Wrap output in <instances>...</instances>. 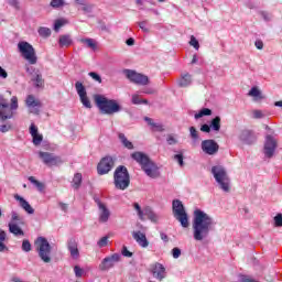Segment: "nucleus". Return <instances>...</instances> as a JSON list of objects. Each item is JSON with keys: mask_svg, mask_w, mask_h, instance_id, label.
<instances>
[{"mask_svg": "<svg viewBox=\"0 0 282 282\" xmlns=\"http://www.w3.org/2000/svg\"><path fill=\"white\" fill-rule=\"evenodd\" d=\"M123 74L126 75V77L128 78V80H130V83H133L134 85H140L142 87L149 85V76L142 74V73H138L133 69H124Z\"/></svg>", "mask_w": 282, "mask_h": 282, "instance_id": "1a4fd4ad", "label": "nucleus"}, {"mask_svg": "<svg viewBox=\"0 0 282 282\" xmlns=\"http://www.w3.org/2000/svg\"><path fill=\"white\" fill-rule=\"evenodd\" d=\"M238 138L240 142H243V144H253V142L257 140L254 132L248 129L241 130Z\"/></svg>", "mask_w": 282, "mask_h": 282, "instance_id": "6ab92c4d", "label": "nucleus"}, {"mask_svg": "<svg viewBox=\"0 0 282 282\" xmlns=\"http://www.w3.org/2000/svg\"><path fill=\"white\" fill-rule=\"evenodd\" d=\"M68 21L65 19H57L55 20L54 30L58 32L63 28V25H67Z\"/></svg>", "mask_w": 282, "mask_h": 282, "instance_id": "ea45409f", "label": "nucleus"}, {"mask_svg": "<svg viewBox=\"0 0 282 282\" xmlns=\"http://www.w3.org/2000/svg\"><path fill=\"white\" fill-rule=\"evenodd\" d=\"M88 76H90V78H93V80H96V83H102V77H100V75H98V73L96 72H90L88 73Z\"/></svg>", "mask_w": 282, "mask_h": 282, "instance_id": "de8ad7c7", "label": "nucleus"}, {"mask_svg": "<svg viewBox=\"0 0 282 282\" xmlns=\"http://www.w3.org/2000/svg\"><path fill=\"white\" fill-rule=\"evenodd\" d=\"M18 50L30 65H36L39 58L36 57V51L32 44L28 42H19Z\"/></svg>", "mask_w": 282, "mask_h": 282, "instance_id": "6e6552de", "label": "nucleus"}, {"mask_svg": "<svg viewBox=\"0 0 282 282\" xmlns=\"http://www.w3.org/2000/svg\"><path fill=\"white\" fill-rule=\"evenodd\" d=\"M152 129H154V131H164V127L160 123H154V126H152Z\"/></svg>", "mask_w": 282, "mask_h": 282, "instance_id": "e2e57ef3", "label": "nucleus"}, {"mask_svg": "<svg viewBox=\"0 0 282 282\" xmlns=\"http://www.w3.org/2000/svg\"><path fill=\"white\" fill-rule=\"evenodd\" d=\"M133 208L137 212V215L141 221H144V209L140 206L139 203H133Z\"/></svg>", "mask_w": 282, "mask_h": 282, "instance_id": "72a5a7b5", "label": "nucleus"}, {"mask_svg": "<svg viewBox=\"0 0 282 282\" xmlns=\"http://www.w3.org/2000/svg\"><path fill=\"white\" fill-rule=\"evenodd\" d=\"M7 237H8V234H6L3 229H0V252H6V250H8V247L6 246Z\"/></svg>", "mask_w": 282, "mask_h": 282, "instance_id": "7c9ffc66", "label": "nucleus"}, {"mask_svg": "<svg viewBox=\"0 0 282 282\" xmlns=\"http://www.w3.org/2000/svg\"><path fill=\"white\" fill-rule=\"evenodd\" d=\"M58 206L64 213H67V209L69 208V205L66 203H58Z\"/></svg>", "mask_w": 282, "mask_h": 282, "instance_id": "680f3d73", "label": "nucleus"}, {"mask_svg": "<svg viewBox=\"0 0 282 282\" xmlns=\"http://www.w3.org/2000/svg\"><path fill=\"white\" fill-rule=\"evenodd\" d=\"M113 158L111 156H105L100 160V162L97 165V171L99 175H107L109 171L113 169Z\"/></svg>", "mask_w": 282, "mask_h": 282, "instance_id": "ddd939ff", "label": "nucleus"}, {"mask_svg": "<svg viewBox=\"0 0 282 282\" xmlns=\"http://www.w3.org/2000/svg\"><path fill=\"white\" fill-rule=\"evenodd\" d=\"M32 139H33V144L35 147H39V144H41L43 142V134H39V133L33 134Z\"/></svg>", "mask_w": 282, "mask_h": 282, "instance_id": "37998d69", "label": "nucleus"}, {"mask_svg": "<svg viewBox=\"0 0 282 282\" xmlns=\"http://www.w3.org/2000/svg\"><path fill=\"white\" fill-rule=\"evenodd\" d=\"M151 272L156 281H164L166 278V268L160 262H155L151 265Z\"/></svg>", "mask_w": 282, "mask_h": 282, "instance_id": "f3484780", "label": "nucleus"}, {"mask_svg": "<svg viewBox=\"0 0 282 282\" xmlns=\"http://www.w3.org/2000/svg\"><path fill=\"white\" fill-rule=\"evenodd\" d=\"M143 215H144V217H148V219H150V221H153L154 224H156V221L159 219V217L155 215L153 209H151V207H145Z\"/></svg>", "mask_w": 282, "mask_h": 282, "instance_id": "cd10ccee", "label": "nucleus"}, {"mask_svg": "<svg viewBox=\"0 0 282 282\" xmlns=\"http://www.w3.org/2000/svg\"><path fill=\"white\" fill-rule=\"evenodd\" d=\"M132 160L140 164L142 171L148 175V177H151L152 180H155L160 176V167L151 161L149 155H147L144 152H134L131 154Z\"/></svg>", "mask_w": 282, "mask_h": 282, "instance_id": "f03ea898", "label": "nucleus"}, {"mask_svg": "<svg viewBox=\"0 0 282 282\" xmlns=\"http://www.w3.org/2000/svg\"><path fill=\"white\" fill-rule=\"evenodd\" d=\"M37 133H39V128L34 123H32L30 126V134L33 137V135H36Z\"/></svg>", "mask_w": 282, "mask_h": 282, "instance_id": "bf43d9fd", "label": "nucleus"}, {"mask_svg": "<svg viewBox=\"0 0 282 282\" xmlns=\"http://www.w3.org/2000/svg\"><path fill=\"white\" fill-rule=\"evenodd\" d=\"M0 131L2 133H8V131H10V126H8V124L0 126Z\"/></svg>", "mask_w": 282, "mask_h": 282, "instance_id": "69168bd1", "label": "nucleus"}, {"mask_svg": "<svg viewBox=\"0 0 282 282\" xmlns=\"http://www.w3.org/2000/svg\"><path fill=\"white\" fill-rule=\"evenodd\" d=\"M72 43H73L72 35L69 34L59 35V39H58L59 47H69Z\"/></svg>", "mask_w": 282, "mask_h": 282, "instance_id": "393cba45", "label": "nucleus"}, {"mask_svg": "<svg viewBox=\"0 0 282 282\" xmlns=\"http://www.w3.org/2000/svg\"><path fill=\"white\" fill-rule=\"evenodd\" d=\"M192 79H191V74H185L178 82L180 87H188L191 85Z\"/></svg>", "mask_w": 282, "mask_h": 282, "instance_id": "473e14b6", "label": "nucleus"}, {"mask_svg": "<svg viewBox=\"0 0 282 282\" xmlns=\"http://www.w3.org/2000/svg\"><path fill=\"white\" fill-rule=\"evenodd\" d=\"M95 203L99 208V223L107 224L109 221V218L111 217V212L109 210V208H107V205H105V203L100 202V198H95Z\"/></svg>", "mask_w": 282, "mask_h": 282, "instance_id": "dca6fc26", "label": "nucleus"}, {"mask_svg": "<svg viewBox=\"0 0 282 282\" xmlns=\"http://www.w3.org/2000/svg\"><path fill=\"white\" fill-rule=\"evenodd\" d=\"M10 224H21V225L23 226L24 223H23V220L21 219V216H19V214L12 213Z\"/></svg>", "mask_w": 282, "mask_h": 282, "instance_id": "79ce46f5", "label": "nucleus"}, {"mask_svg": "<svg viewBox=\"0 0 282 282\" xmlns=\"http://www.w3.org/2000/svg\"><path fill=\"white\" fill-rule=\"evenodd\" d=\"M212 174L214 175L217 184H219L221 191L225 193H230V178L228 177L226 169L221 165L213 166Z\"/></svg>", "mask_w": 282, "mask_h": 282, "instance_id": "39448f33", "label": "nucleus"}, {"mask_svg": "<svg viewBox=\"0 0 282 282\" xmlns=\"http://www.w3.org/2000/svg\"><path fill=\"white\" fill-rule=\"evenodd\" d=\"M248 96H251L252 98H254V100H263V95L261 94V90H259V88L257 87H252L249 90Z\"/></svg>", "mask_w": 282, "mask_h": 282, "instance_id": "c756f323", "label": "nucleus"}, {"mask_svg": "<svg viewBox=\"0 0 282 282\" xmlns=\"http://www.w3.org/2000/svg\"><path fill=\"white\" fill-rule=\"evenodd\" d=\"M107 243H109V237L105 236L102 237L98 242V247L99 248H105V246H107Z\"/></svg>", "mask_w": 282, "mask_h": 282, "instance_id": "8fccbe9b", "label": "nucleus"}, {"mask_svg": "<svg viewBox=\"0 0 282 282\" xmlns=\"http://www.w3.org/2000/svg\"><path fill=\"white\" fill-rule=\"evenodd\" d=\"M254 45H256L257 50H261L263 47V41L257 40L254 42Z\"/></svg>", "mask_w": 282, "mask_h": 282, "instance_id": "774afa93", "label": "nucleus"}, {"mask_svg": "<svg viewBox=\"0 0 282 282\" xmlns=\"http://www.w3.org/2000/svg\"><path fill=\"white\" fill-rule=\"evenodd\" d=\"M116 263H120V254L112 253L111 256L106 257L99 264V270L101 272H107L111 268H116Z\"/></svg>", "mask_w": 282, "mask_h": 282, "instance_id": "f8f14e48", "label": "nucleus"}, {"mask_svg": "<svg viewBox=\"0 0 282 282\" xmlns=\"http://www.w3.org/2000/svg\"><path fill=\"white\" fill-rule=\"evenodd\" d=\"M132 105H149V100L141 99L139 95H132Z\"/></svg>", "mask_w": 282, "mask_h": 282, "instance_id": "58836bf2", "label": "nucleus"}, {"mask_svg": "<svg viewBox=\"0 0 282 282\" xmlns=\"http://www.w3.org/2000/svg\"><path fill=\"white\" fill-rule=\"evenodd\" d=\"M118 138L121 142V144L124 147V149H128L129 151H133V143L127 139L124 133H119Z\"/></svg>", "mask_w": 282, "mask_h": 282, "instance_id": "a878e982", "label": "nucleus"}, {"mask_svg": "<svg viewBox=\"0 0 282 282\" xmlns=\"http://www.w3.org/2000/svg\"><path fill=\"white\" fill-rule=\"evenodd\" d=\"M74 272H75V275L78 278V279H80V276H83V269L80 268V267H78V265H75L74 267Z\"/></svg>", "mask_w": 282, "mask_h": 282, "instance_id": "4d7b16f0", "label": "nucleus"}, {"mask_svg": "<svg viewBox=\"0 0 282 282\" xmlns=\"http://www.w3.org/2000/svg\"><path fill=\"white\" fill-rule=\"evenodd\" d=\"M25 102L26 106L31 109V113H34L35 116H39V113H41V100L36 99L34 95H29Z\"/></svg>", "mask_w": 282, "mask_h": 282, "instance_id": "a211bd4d", "label": "nucleus"}, {"mask_svg": "<svg viewBox=\"0 0 282 282\" xmlns=\"http://www.w3.org/2000/svg\"><path fill=\"white\" fill-rule=\"evenodd\" d=\"M0 78H8V72L0 66Z\"/></svg>", "mask_w": 282, "mask_h": 282, "instance_id": "338daca9", "label": "nucleus"}, {"mask_svg": "<svg viewBox=\"0 0 282 282\" xmlns=\"http://www.w3.org/2000/svg\"><path fill=\"white\" fill-rule=\"evenodd\" d=\"M204 116H213V110L209 108H203L198 113L195 115V119L204 118Z\"/></svg>", "mask_w": 282, "mask_h": 282, "instance_id": "e433bc0d", "label": "nucleus"}, {"mask_svg": "<svg viewBox=\"0 0 282 282\" xmlns=\"http://www.w3.org/2000/svg\"><path fill=\"white\" fill-rule=\"evenodd\" d=\"M22 250L23 252H30L32 250V243H30V240L22 241Z\"/></svg>", "mask_w": 282, "mask_h": 282, "instance_id": "a18cd8bd", "label": "nucleus"}, {"mask_svg": "<svg viewBox=\"0 0 282 282\" xmlns=\"http://www.w3.org/2000/svg\"><path fill=\"white\" fill-rule=\"evenodd\" d=\"M35 246L40 259H42L44 263H50L52 261V257H50V254H52V246H50V242L44 237H39L35 240Z\"/></svg>", "mask_w": 282, "mask_h": 282, "instance_id": "0eeeda50", "label": "nucleus"}, {"mask_svg": "<svg viewBox=\"0 0 282 282\" xmlns=\"http://www.w3.org/2000/svg\"><path fill=\"white\" fill-rule=\"evenodd\" d=\"M174 160L180 164V166H184V155L183 154H175Z\"/></svg>", "mask_w": 282, "mask_h": 282, "instance_id": "5fc2aeb1", "label": "nucleus"}, {"mask_svg": "<svg viewBox=\"0 0 282 282\" xmlns=\"http://www.w3.org/2000/svg\"><path fill=\"white\" fill-rule=\"evenodd\" d=\"M166 141H167V144L170 145L177 144V139H175L173 134H169Z\"/></svg>", "mask_w": 282, "mask_h": 282, "instance_id": "13d9d810", "label": "nucleus"}, {"mask_svg": "<svg viewBox=\"0 0 282 282\" xmlns=\"http://www.w3.org/2000/svg\"><path fill=\"white\" fill-rule=\"evenodd\" d=\"M95 102L101 113L106 116H113V113L122 111V107H120L116 99H108L102 95H95Z\"/></svg>", "mask_w": 282, "mask_h": 282, "instance_id": "7ed1b4c3", "label": "nucleus"}, {"mask_svg": "<svg viewBox=\"0 0 282 282\" xmlns=\"http://www.w3.org/2000/svg\"><path fill=\"white\" fill-rule=\"evenodd\" d=\"M213 228V218L208 214L196 209L194 212L193 230L195 241H204Z\"/></svg>", "mask_w": 282, "mask_h": 282, "instance_id": "f257e3e1", "label": "nucleus"}, {"mask_svg": "<svg viewBox=\"0 0 282 282\" xmlns=\"http://www.w3.org/2000/svg\"><path fill=\"white\" fill-rule=\"evenodd\" d=\"M276 151V140L272 135H267V141L264 143V155L267 158H272Z\"/></svg>", "mask_w": 282, "mask_h": 282, "instance_id": "aec40b11", "label": "nucleus"}, {"mask_svg": "<svg viewBox=\"0 0 282 282\" xmlns=\"http://www.w3.org/2000/svg\"><path fill=\"white\" fill-rule=\"evenodd\" d=\"M79 43H83L84 45H86V47H89L90 50H98V44L96 43V40L94 39H80Z\"/></svg>", "mask_w": 282, "mask_h": 282, "instance_id": "bb28decb", "label": "nucleus"}, {"mask_svg": "<svg viewBox=\"0 0 282 282\" xmlns=\"http://www.w3.org/2000/svg\"><path fill=\"white\" fill-rule=\"evenodd\" d=\"M172 210L173 216L177 221H180L183 228H188V226H191V224L188 223V214H186V209H184V204H182V200H173Z\"/></svg>", "mask_w": 282, "mask_h": 282, "instance_id": "423d86ee", "label": "nucleus"}, {"mask_svg": "<svg viewBox=\"0 0 282 282\" xmlns=\"http://www.w3.org/2000/svg\"><path fill=\"white\" fill-rule=\"evenodd\" d=\"M139 28H141L144 32L149 33V28H147V21L140 22Z\"/></svg>", "mask_w": 282, "mask_h": 282, "instance_id": "0e129e2a", "label": "nucleus"}, {"mask_svg": "<svg viewBox=\"0 0 282 282\" xmlns=\"http://www.w3.org/2000/svg\"><path fill=\"white\" fill-rule=\"evenodd\" d=\"M75 89L80 98L82 105H84L86 109H91V101L89 100V97H87V90L85 89L83 83H75Z\"/></svg>", "mask_w": 282, "mask_h": 282, "instance_id": "4468645a", "label": "nucleus"}, {"mask_svg": "<svg viewBox=\"0 0 282 282\" xmlns=\"http://www.w3.org/2000/svg\"><path fill=\"white\" fill-rule=\"evenodd\" d=\"M65 6V0H52L51 8H63Z\"/></svg>", "mask_w": 282, "mask_h": 282, "instance_id": "c03bdc74", "label": "nucleus"}, {"mask_svg": "<svg viewBox=\"0 0 282 282\" xmlns=\"http://www.w3.org/2000/svg\"><path fill=\"white\" fill-rule=\"evenodd\" d=\"M209 127L213 129V131H220V129H221V117H215L210 121Z\"/></svg>", "mask_w": 282, "mask_h": 282, "instance_id": "2f4dec72", "label": "nucleus"}, {"mask_svg": "<svg viewBox=\"0 0 282 282\" xmlns=\"http://www.w3.org/2000/svg\"><path fill=\"white\" fill-rule=\"evenodd\" d=\"M132 237L141 248H149V240L142 231H132Z\"/></svg>", "mask_w": 282, "mask_h": 282, "instance_id": "4be33fe9", "label": "nucleus"}, {"mask_svg": "<svg viewBox=\"0 0 282 282\" xmlns=\"http://www.w3.org/2000/svg\"><path fill=\"white\" fill-rule=\"evenodd\" d=\"M210 126L206 123L200 127V131H203V133H210Z\"/></svg>", "mask_w": 282, "mask_h": 282, "instance_id": "052dcab7", "label": "nucleus"}, {"mask_svg": "<svg viewBox=\"0 0 282 282\" xmlns=\"http://www.w3.org/2000/svg\"><path fill=\"white\" fill-rule=\"evenodd\" d=\"M113 184L118 191H127V187L131 184V176L127 166L119 165L113 173Z\"/></svg>", "mask_w": 282, "mask_h": 282, "instance_id": "20e7f679", "label": "nucleus"}, {"mask_svg": "<svg viewBox=\"0 0 282 282\" xmlns=\"http://www.w3.org/2000/svg\"><path fill=\"white\" fill-rule=\"evenodd\" d=\"M14 199L20 202L21 207L29 213V215H34V208H32V205L28 203L23 197L19 196L18 194L14 196Z\"/></svg>", "mask_w": 282, "mask_h": 282, "instance_id": "b1692460", "label": "nucleus"}, {"mask_svg": "<svg viewBox=\"0 0 282 282\" xmlns=\"http://www.w3.org/2000/svg\"><path fill=\"white\" fill-rule=\"evenodd\" d=\"M67 250L70 253L72 259H79L80 257V251L78 250V242L76 241V239L70 238L67 241Z\"/></svg>", "mask_w": 282, "mask_h": 282, "instance_id": "412c9836", "label": "nucleus"}, {"mask_svg": "<svg viewBox=\"0 0 282 282\" xmlns=\"http://www.w3.org/2000/svg\"><path fill=\"white\" fill-rule=\"evenodd\" d=\"M172 257L174 259H180V257H182V250L177 247L172 249Z\"/></svg>", "mask_w": 282, "mask_h": 282, "instance_id": "3c124183", "label": "nucleus"}, {"mask_svg": "<svg viewBox=\"0 0 282 282\" xmlns=\"http://www.w3.org/2000/svg\"><path fill=\"white\" fill-rule=\"evenodd\" d=\"M200 147L207 155H215L219 151V144L213 139L202 141Z\"/></svg>", "mask_w": 282, "mask_h": 282, "instance_id": "2eb2a0df", "label": "nucleus"}, {"mask_svg": "<svg viewBox=\"0 0 282 282\" xmlns=\"http://www.w3.org/2000/svg\"><path fill=\"white\" fill-rule=\"evenodd\" d=\"M252 116L256 120H259L264 117L263 111L261 110H252Z\"/></svg>", "mask_w": 282, "mask_h": 282, "instance_id": "864d4df0", "label": "nucleus"}, {"mask_svg": "<svg viewBox=\"0 0 282 282\" xmlns=\"http://www.w3.org/2000/svg\"><path fill=\"white\" fill-rule=\"evenodd\" d=\"M40 36H42L43 39H47L50 36H52V30H50V28H45V26H41L37 30Z\"/></svg>", "mask_w": 282, "mask_h": 282, "instance_id": "f704fd0d", "label": "nucleus"}, {"mask_svg": "<svg viewBox=\"0 0 282 282\" xmlns=\"http://www.w3.org/2000/svg\"><path fill=\"white\" fill-rule=\"evenodd\" d=\"M189 45H192L193 48L199 50V41L195 37V35L191 36Z\"/></svg>", "mask_w": 282, "mask_h": 282, "instance_id": "49530a36", "label": "nucleus"}, {"mask_svg": "<svg viewBox=\"0 0 282 282\" xmlns=\"http://www.w3.org/2000/svg\"><path fill=\"white\" fill-rule=\"evenodd\" d=\"M13 109H19V99L17 97L11 98V106L8 104H0V120H9L12 118Z\"/></svg>", "mask_w": 282, "mask_h": 282, "instance_id": "9d476101", "label": "nucleus"}, {"mask_svg": "<svg viewBox=\"0 0 282 282\" xmlns=\"http://www.w3.org/2000/svg\"><path fill=\"white\" fill-rule=\"evenodd\" d=\"M39 158L46 166H58V164H63V159L54 153L40 151Z\"/></svg>", "mask_w": 282, "mask_h": 282, "instance_id": "9b49d317", "label": "nucleus"}, {"mask_svg": "<svg viewBox=\"0 0 282 282\" xmlns=\"http://www.w3.org/2000/svg\"><path fill=\"white\" fill-rule=\"evenodd\" d=\"M189 135L195 144V142H197V140H199V132L197 131V129L195 127H191L189 128Z\"/></svg>", "mask_w": 282, "mask_h": 282, "instance_id": "a19ab883", "label": "nucleus"}, {"mask_svg": "<svg viewBox=\"0 0 282 282\" xmlns=\"http://www.w3.org/2000/svg\"><path fill=\"white\" fill-rule=\"evenodd\" d=\"M29 182L34 184L39 191H43V188H45V185L41 183V181H37L34 176H29Z\"/></svg>", "mask_w": 282, "mask_h": 282, "instance_id": "4c0bfd02", "label": "nucleus"}, {"mask_svg": "<svg viewBox=\"0 0 282 282\" xmlns=\"http://www.w3.org/2000/svg\"><path fill=\"white\" fill-rule=\"evenodd\" d=\"M274 226L275 228H281L282 227V214H278L274 218Z\"/></svg>", "mask_w": 282, "mask_h": 282, "instance_id": "09e8293b", "label": "nucleus"}, {"mask_svg": "<svg viewBox=\"0 0 282 282\" xmlns=\"http://www.w3.org/2000/svg\"><path fill=\"white\" fill-rule=\"evenodd\" d=\"M32 80H33L35 87H37V88L44 87V85H45V79H43V75H41V74H37L35 76V78H33Z\"/></svg>", "mask_w": 282, "mask_h": 282, "instance_id": "c9c22d12", "label": "nucleus"}, {"mask_svg": "<svg viewBox=\"0 0 282 282\" xmlns=\"http://www.w3.org/2000/svg\"><path fill=\"white\" fill-rule=\"evenodd\" d=\"M9 6H12L15 10H20V3L19 0H8Z\"/></svg>", "mask_w": 282, "mask_h": 282, "instance_id": "6e6d98bb", "label": "nucleus"}, {"mask_svg": "<svg viewBox=\"0 0 282 282\" xmlns=\"http://www.w3.org/2000/svg\"><path fill=\"white\" fill-rule=\"evenodd\" d=\"M19 226L22 225L18 223H9V232H11V235H14L15 237H25V232Z\"/></svg>", "mask_w": 282, "mask_h": 282, "instance_id": "5701e85b", "label": "nucleus"}, {"mask_svg": "<svg viewBox=\"0 0 282 282\" xmlns=\"http://www.w3.org/2000/svg\"><path fill=\"white\" fill-rule=\"evenodd\" d=\"M121 254H122L123 257H128V258L133 257V252L129 251V249L127 248V246H123V247H122Z\"/></svg>", "mask_w": 282, "mask_h": 282, "instance_id": "603ef678", "label": "nucleus"}, {"mask_svg": "<svg viewBox=\"0 0 282 282\" xmlns=\"http://www.w3.org/2000/svg\"><path fill=\"white\" fill-rule=\"evenodd\" d=\"M82 184H83V174L76 173L73 177V188H75V191H78Z\"/></svg>", "mask_w": 282, "mask_h": 282, "instance_id": "c85d7f7f", "label": "nucleus"}]
</instances>
